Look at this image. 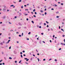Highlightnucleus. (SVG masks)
I'll list each match as a JSON object with an SVG mask.
<instances>
[{
	"instance_id": "nucleus-1",
	"label": "nucleus",
	"mask_w": 65,
	"mask_h": 65,
	"mask_svg": "<svg viewBox=\"0 0 65 65\" xmlns=\"http://www.w3.org/2000/svg\"><path fill=\"white\" fill-rule=\"evenodd\" d=\"M18 24L20 25V26H22V24H21L20 23H19Z\"/></svg>"
},
{
	"instance_id": "nucleus-2",
	"label": "nucleus",
	"mask_w": 65,
	"mask_h": 65,
	"mask_svg": "<svg viewBox=\"0 0 65 65\" xmlns=\"http://www.w3.org/2000/svg\"><path fill=\"white\" fill-rule=\"evenodd\" d=\"M54 6L55 7H57V5L55 4L54 5Z\"/></svg>"
},
{
	"instance_id": "nucleus-3",
	"label": "nucleus",
	"mask_w": 65,
	"mask_h": 65,
	"mask_svg": "<svg viewBox=\"0 0 65 65\" xmlns=\"http://www.w3.org/2000/svg\"><path fill=\"white\" fill-rule=\"evenodd\" d=\"M31 22L33 24H34V21H32Z\"/></svg>"
},
{
	"instance_id": "nucleus-4",
	"label": "nucleus",
	"mask_w": 65,
	"mask_h": 65,
	"mask_svg": "<svg viewBox=\"0 0 65 65\" xmlns=\"http://www.w3.org/2000/svg\"><path fill=\"white\" fill-rule=\"evenodd\" d=\"M33 12H35V9H34L33 10Z\"/></svg>"
},
{
	"instance_id": "nucleus-5",
	"label": "nucleus",
	"mask_w": 65,
	"mask_h": 65,
	"mask_svg": "<svg viewBox=\"0 0 65 65\" xmlns=\"http://www.w3.org/2000/svg\"><path fill=\"white\" fill-rule=\"evenodd\" d=\"M61 30H62V31H63V32H64V30H63V29H61Z\"/></svg>"
},
{
	"instance_id": "nucleus-6",
	"label": "nucleus",
	"mask_w": 65,
	"mask_h": 65,
	"mask_svg": "<svg viewBox=\"0 0 65 65\" xmlns=\"http://www.w3.org/2000/svg\"><path fill=\"white\" fill-rule=\"evenodd\" d=\"M22 2V0H20L19 1V2Z\"/></svg>"
},
{
	"instance_id": "nucleus-7",
	"label": "nucleus",
	"mask_w": 65,
	"mask_h": 65,
	"mask_svg": "<svg viewBox=\"0 0 65 65\" xmlns=\"http://www.w3.org/2000/svg\"><path fill=\"white\" fill-rule=\"evenodd\" d=\"M29 59H27L26 60V61H29Z\"/></svg>"
},
{
	"instance_id": "nucleus-8",
	"label": "nucleus",
	"mask_w": 65,
	"mask_h": 65,
	"mask_svg": "<svg viewBox=\"0 0 65 65\" xmlns=\"http://www.w3.org/2000/svg\"><path fill=\"white\" fill-rule=\"evenodd\" d=\"M40 12H43V11L42 10H41Z\"/></svg>"
},
{
	"instance_id": "nucleus-9",
	"label": "nucleus",
	"mask_w": 65,
	"mask_h": 65,
	"mask_svg": "<svg viewBox=\"0 0 65 65\" xmlns=\"http://www.w3.org/2000/svg\"><path fill=\"white\" fill-rule=\"evenodd\" d=\"M46 23H47V24H48V23H49L48 22H47V21H46Z\"/></svg>"
},
{
	"instance_id": "nucleus-10",
	"label": "nucleus",
	"mask_w": 65,
	"mask_h": 65,
	"mask_svg": "<svg viewBox=\"0 0 65 65\" xmlns=\"http://www.w3.org/2000/svg\"><path fill=\"white\" fill-rule=\"evenodd\" d=\"M61 45H63V44H63L62 43H61Z\"/></svg>"
},
{
	"instance_id": "nucleus-11",
	"label": "nucleus",
	"mask_w": 65,
	"mask_h": 65,
	"mask_svg": "<svg viewBox=\"0 0 65 65\" xmlns=\"http://www.w3.org/2000/svg\"><path fill=\"white\" fill-rule=\"evenodd\" d=\"M30 34H31V32H29L28 33V34L29 35Z\"/></svg>"
},
{
	"instance_id": "nucleus-12",
	"label": "nucleus",
	"mask_w": 65,
	"mask_h": 65,
	"mask_svg": "<svg viewBox=\"0 0 65 65\" xmlns=\"http://www.w3.org/2000/svg\"><path fill=\"white\" fill-rule=\"evenodd\" d=\"M21 57L22 58H23V55H21Z\"/></svg>"
},
{
	"instance_id": "nucleus-13",
	"label": "nucleus",
	"mask_w": 65,
	"mask_h": 65,
	"mask_svg": "<svg viewBox=\"0 0 65 65\" xmlns=\"http://www.w3.org/2000/svg\"><path fill=\"white\" fill-rule=\"evenodd\" d=\"M9 59H12V58H11V57H9Z\"/></svg>"
},
{
	"instance_id": "nucleus-14",
	"label": "nucleus",
	"mask_w": 65,
	"mask_h": 65,
	"mask_svg": "<svg viewBox=\"0 0 65 65\" xmlns=\"http://www.w3.org/2000/svg\"><path fill=\"white\" fill-rule=\"evenodd\" d=\"M35 14H37V13H36V12H35Z\"/></svg>"
},
{
	"instance_id": "nucleus-15",
	"label": "nucleus",
	"mask_w": 65,
	"mask_h": 65,
	"mask_svg": "<svg viewBox=\"0 0 65 65\" xmlns=\"http://www.w3.org/2000/svg\"><path fill=\"white\" fill-rule=\"evenodd\" d=\"M56 18H59V16H57L56 17Z\"/></svg>"
},
{
	"instance_id": "nucleus-16",
	"label": "nucleus",
	"mask_w": 65,
	"mask_h": 65,
	"mask_svg": "<svg viewBox=\"0 0 65 65\" xmlns=\"http://www.w3.org/2000/svg\"><path fill=\"white\" fill-rule=\"evenodd\" d=\"M37 60H38V62H39V58H37Z\"/></svg>"
},
{
	"instance_id": "nucleus-17",
	"label": "nucleus",
	"mask_w": 65,
	"mask_h": 65,
	"mask_svg": "<svg viewBox=\"0 0 65 65\" xmlns=\"http://www.w3.org/2000/svg\"><path fill=\"white\" fill-rule=\"evenodd\" d=\"M2 61H3V60H0V62H2Z\"/></svg>"
},
{
	"instance_id": "nucleus-18",
	"label": "nucleus",
	"mask_w": 65,
	"mask_h": 65,
	"mask_svg": "<svg viewBox=\"0 0 65 65\" xmlns=\"http://www.w3.org/2000/svg\"><path fill=\"white\" fill-rule=\"evenodd\" d=\"M1 45H3V43H1Z\"/></svg>"
},
{
	"instance_id": "nucleus-19",
	"label": "nucleus",
	"mask_w": 65,
	"mask_h": 65,
	"mask_svg": "<svg viewBox=\"0 0 65 65\" xmlns=\"http://www.w3.org/2000/svg\"><path fill=\"white\" fill-rule=\"evenodd\" d=\"M11 7L12 6H13V5H11V6H10Z\"/></svg>"
},
{
	"instance_id": "nucleus-20",
	"label": "nucleus",
	"mask_w": 65,
	"mask_h": 65,
	"mask_svg": "<svg viewBox=\"0 0 65 65\" xmlns=\"http://www.w3.org/2000/svg\"><path fill=\"white\" fill-rule=\"evenodd\" d=\"M27 40H29V39L27 38Z\"/></svg>"
},
{
	"instance_id": "nucleus-21",
	"label": "nucleus",
	"mask_w": 65,
	"mask_h": 65,
	"mask_svg": "<svg viewBox=\"0 0 65 65\" xmlns=\"http://www.w3.org/2000/svg\"><path fill=\"white\" fill-rule=\"evenodd\" d=\"M24 15H28V14H25Z\"/></svg>"
},
{
	"instance_id": "nucleus-22",
	"label": "nucleus",
	"mask_w": 65,
	"mask_h": 65,
	"mask_svg": "<svg viewBox=\"0 0 65 65\" xmlns=\"http://www.w3.org/2000/svg\"><path fill=\"white\" fill-rule=\"evenodd\" d=\"M44 25H45H45H46V23H44Z\"/></svg>"
},
{
	"instance_id": "nucleus-23",
	"label": "nucleus",
	"mask_w": 65,
	"mask_h": 65,
	"mask_svg": "<svg viewBox=\"0 0 65 65\" xmlns=\"http://www.w3.org/2000/svg\"><path fill=\"white\" fill-rule=\"evenodd\" d=\"M21 8H23V6H22L21 7Z\"/></svg>"
},
{
	"instance_id": "nucleus-24",
	"label": "nucleus",
	"mask_w": 65,
	"mask_h": 65,
	"mask_svg": "<svg viewBox=\"0 0 65 65\" xmlns=\"http://www.w3.org/2000/svg\"><path fill=\"white\" fill-rule=\"evenodd\" d=\"M61 50V48H59V51H60V50Z\"/></svg>"
},
{
	"instance_id": "nucleus-25",
	"label": "nucleus",
	"mask_w": 65,
	"mask_h": 65,
	"mask_svg": "<svg viewBox=\"0 0 65 65\" xmlns=\"http://www.w3.org/2000/svg\"><path fill=\"white\" fill-rule=\"evenodd\" d=\"M31 14H33V12H31Z\"/></svg>"
},
{
	"instance_id": "nucleus-26",
	"label": "nucleus",
	"mask_w": 65,
	"mask_h": 65,
	"mask_svg": "<svg viewBox=\"0 0 65 65\" xmlns=\"http://www.w3.org/2000/svg\"><path fill=\"white\" fill-rule=\"evenodd\" d=\"M32 55L33 56H34V57H35V55H34V54H33Z\"/></svg>"
},
{
	"instance_id": "nucleus-27",
	"label": "nucleus",
	"mask_w": 65,
	"mask_h": 65,
	"mask_svg": "<svg viewBox=\"0 0 65 65\" xmlns=\"http://www.w3.org/2000/svg\"><path fill=\"white\" fill-rule=\"evenodd\" d=\"M55 61H57V59H55Z\"/></svg>"
},
{
	"instance_id": "nucleus-28",
	"label": "nucleus",
	"mask_w": 65,
	"mask_h": 65,
	"mask_svg": "<svg viewBox=\"0 0 65 65\" xmlns=\"http://www.w3.org/2000/svg\"><path fill=\"white\" fill-rule=\"evenodd\" d=\"M61 5H63V3H61Z\"/></svg>"
},
{
	"instance_id": "nucleus-29",
	"label": "nucleus",
	"mask_w": 65,
	"mask_h": 65,
	"mask_svg": "<svg viewBox=\"0 0 65 65\" xmlns=\"http://www.w3.org/2000/svg\"><path fill=\"white\" fill-rule=\"evenodd\" d=\"M20 54H23V53L22 52H20Z\"/></svg>"
},
{
	"instance_id": "nucleus-30",
	"label": "nucleus",
	"mask_w": 65,
	"mask_h": 65,
	"mask_svg": "<svg viewBox=\"0 0 65 65\" xmlns=\"http://www.w3.org/2000/svg\"><path fill=\"white\" fill-rule=\"evenodd\" d=\"M19 37H21V35H19Z\"/></svg>"
},
{
	"instance_id": "nucleus-31",
	"label": "nucleus",
	"mask_w": 65,
	"mask_h": 65,
	"mask_svg": "<svg viewBox=\"0 0 65 65\" xmlns=\"http://www.w3.org/2000/svg\"><path fill=\"white\" fill-rule=\"evenodd\" d=\"M45 15H46V12H45Z\"/></svg>"
},
{
	"instance_id": "nucleus-32",
	"label": "nucleus",
	"mask_w": 65,
	"mask_h": 65,
	"mask_svg": "<svg viewBox=\"0 0 65 65\" xmlns=\"http://www.w3.org/2000/svg\"><path fill=\"white\" fill-rule=\"evenodd\" d=\"M53 38H54V37H55V35H53Z\"/></svg>"
},
{
	"instance_id": "nucleus-33",
	"label": "nucleus",
	"mask_w": 65,
	"mask_h": 65,
	"mask_svg": "<svg viewBox=\"0 0 65 65\" xmlns=\"http://www.w3.org/2000/svg\"><path fill=\"white\" fill-rule=\"evenodd\" d=\"M21 62V60H20L19 62V63H20Z\"/></svg>"
},
{
	"instance_id": "nucleus-34",
	"label": "nucleus",
	"mask_w": 65,
	"mask_h": 65,
	"mask_svg": "<svg viewBox=\"0 0 65 65\" xmlns=\"http://www.w3.org/2000/svg\"><path fill=\"white\" fill-rule=\"evenodd\" d=\"M50 60H52V59H50L48 61H50Z\"/></svg>"
},
{
	"instance_id": "nucleus-35",
	"label": "nucleus",
	"mask_w": 65,
	"mask_h": 65,
	"mask_svg": "<svg viewBox=\"0 0 65 65\" xmlns=\"http://www.w3.org/2000/svg\"><path fill=\"white\" fill-rule=\"evenodd\" d=\"M39 28H41V26H40Z\"/></svg>"
},
{
	"instance_id": "nucleus-36",
	"label": "nucleus",
	"mask_w": 65,
	"mask_h": 65,
	"mask_svg": "<svg viewBox=\"0 0 65 65\" xmlns=\"http://www.w3.org/2000/svg\"><path fill=\"white\" fill-rule=\"evenodd\" d=\"M34 17H35V18H36V16H35V15H34Z\"/></svg>"
},
{
	"instance_id": "nucleus-37",
	"label": "nucleus",
	"mask_w": 65,
	"mask_h": 65,
	"mask_svg": "<svg viewBox=\"0 0 65 65\" xmlns=\"http://www.w3.org/2000/svg\"><path fill=\"white\" fill-rule=\"evenodd\" d=\"M15 63H17V61H15Z\"/></svg>"
},
{
	"instance_id": "nucleus-38",
	"label": "nucleus",
	"mask_w": 65,
	"mask_h": 65,
	"mask_svg": "<svg viewBox=\"0 0 65 65\" xmlns=\"http://www.w3.org/2000/svg\"><path fill=\"white\" fill-rule=\"evenodd\" d=\"M41 34L42 35H43V33H41Z\"/></svg>"
},
{
	"instance_id": "nucleus-39",
	"label": "nucleus",
	"mask_w": 65,
	"mask_h": 65,
	"mask_svg": "<svg viewBox=\"0 0 65 65\" xmlns=\"http://www.w3.org/2000/svg\"><path fill=\"white\" fill-rule=\"evenodd\" d=\"M43 61H45V59H43Z\"/></svg>"
},
{
	"instance_id": "nucleus-40",
	"label": "nucleus",
	"mask_w": 65,
	"mask_h": 65,
	"mask_svg": "<svg viewBox=\"0 0 65 65\" xmlns=\"http://www.w3.org/2000/svg\"><path fill=\"white\" fill-rule=\"evenodd\" d=\"M51 30H52V31H53V28H51Z\"/></svg>"
},
{
	"instance_id": "nucleus-41",
	"label": "nucleus",
	"mask_w": 65,
	"mask_h": 65,
	"mask_svg": "<svg viewBox=\"0 0 65 65\" xmlns=\"http://www.w3.org/2000/svg\"><path fill=\"white\" fill-rule=\"evenodd\" d=\"M9 49H11V46L9 47Z\"/></svg>"
},
{
	"instance_id": "nucleus-42",
	"label": "nucleus",
	"mask_w": 65,
	"mask_h": 65,
	"mask_svg": "<svg viewBox=\"0 0 65 65\" xmlns=\"http://www.w3.org/2000/svg\"><path fill=\"white\" fill-rule=\"evenodd\" d=\"M22 52H23V53H25V51H23Z\"/></svg>"
},
{
	"instance_id": "nucleus-43",
	"label": "nucleus",
	"mask_w": 65,
	"mask_h": 65,
	"mask_svg": "<svg viewBox=\"0 0 65 65\" xmlns=\"http://www.w3.org/2000/svg\"><path fill=\"white\" fill-rule=\"evenodd\" d=\"M24 59L25 60H27V58H25Z\"/></svg>"
},
{
	"instance_id": "nucleus-44",
	"label": "nucleus",
	"mask_w": 65,
	"mask_h": 65,
	"mask_svg": "<svg viewBox=\"0 0 65 65\" xmlns=\"http://www.w3.org/2000/svg\"><path fill=\"white\" fill-rule=\"evenodd\" d=\"M62 36H63V37H64V36H65V35H63Z\"/></svg>"
},
{
	"instance_id": "nucleus-45",
	"label": "nucleus",
	"mask_w": 65,
	"mask_h": 65,
	"mask_svg": "<svg viewBox=\"0 0 65 65\" xmlns=\"http://www.w3.org/2000/svg\"><path fill=\"white\" fill-rule=\"evenodd\" d=\"M51 10H54V9L53 8H52L51 9Z\"/></svg>"
},
{
	"instance_id": "nucleus-46",
	"label": "nucleus",
	"mask_w": 65,
	"mask_h": 65,
	"mask_svg": "<svg viewBox=\"0 0 65 65\" xmlns=\"http://www.w3.org/2000/svg\"><path fill=\"white\" fill-rule=\"evenodd\" d=\"M47 27H48V25H47Z\"/></svg>"
},
{
	"instance_id": "nucleus-47",
	"label": "nucleus",
	"mask_w": 65,
	"mask_h": 65,
	"mask_svg": "<svg viewBox=\"0 0 65 65\" xmlns=\"http://www.w3.org/2000/svg\"><path fill=\"white\" fill-rule=\"evenodd\" d=\"M9 24H11V23H10V22H9Z\"/></svg>"
},
{
	"instance_id": "nucleus-48",
	"label": "nucleus",
	"mask_w": 65,
	"mask_h": 65,
	"mask_svg": "<svg viewBox=\"0 0 65 65\" xmlns=\"http://www.w3.org/2000/svg\"><path fill=\"white\" fill-rule=\"evenodd\" d=\"M22 36H23V33H22Z\"/></svg>"
},
{
	"instance_id": "nucleus-49",
	"label": "nucleus",
	"mask_w": 65,
	"mask_h": 65,
	"mask_svg": "<svg viewBox=\"0 0 65 65\" xmlns=\"http://www.w3.org/2000/svg\"><path fill=\"white\" fill-rule=\"evenodd\" d=\"M9 43V42L8 41V42L6 43Z\"/></svg>"
},
{
	"instance_id": "nucleus-50",
	"label": "nucleus",
	"mask_w": 65,
	"mask_h": 65,
	"mask_svg": "<svg viewBox=\"0 0 65 65\" xmlns=\"http://www.w3.org/2000/svg\"><path fill=\"white\" fill-rule=\"evenodd\" d=\"M45 11H46V9H45Z\"/></svg>"
},
{
	"instance_id": "nucleus-51",
	"label": "nucleus",
	"mask_w": 65,
	"mask_h": 65,
	"mask_svg": "<svg viewBox=\"0 0 65 65\" xmlns=\"http://www.w3.org/2000/svg\"><path fill=\"white\" fill-rule=\"evenodd\" d=\"M58 4H60V2H58Z\"/></svg>"
},
{
	"instance_id": "nucleus-52",
	"label": "nucleus",
	"mask_w": 65,
	"mask_h": 65,
	"mask_svg": "<svg viewBox=\"0 0 65 65\" xmlns=\"http://www.w3.org/2000/svg\"><path fill=\"white\" fill-rule=\"evenodd\" d=\"M36 51L37 52H38V51L36 49Z\"/></svg>"
},
{
	"instance_id": "nucleus-53",
	"label": "nucleus",
	"mask_w": 65,
	"mask_h": 65,
	"mask_svg": "<svg viewBox=\"0 0 65 65\" xmlns=\"http://www.w3.org/2000/svg\"><path fill=\"white\" fill-rule=\"evenodd\" d=\"M60 28H61V27H60V26H59V29H60Z\"/></svg>"
},
{
	"instance_id": "nucleus-54",
	"label": "nucleus",
	"mask_w": 65,
	"mask_h": 65,
	"mask_svg": "<svg viewBox=\"0 0 65 65\" xmlns=\"http://www.w3.org/2000/svg\"><path fill=\"white\" fill-rule=\"evenodd\" d=\"M26 20H27V21H28V19L27 18V19H26Z\"/></svg>"
},
{
	"instance_id": "nucleus-55",
	"label": "nucleus",
	"mask_w": 65,
	"mask_h": 65,
	"mask_svg": "<svg viewBox=\"0 0 65 65\" xmlns=\"http://www.w3.org/2000/svg\"><path fill=\"white\" fill-rule=\"evenodd\" d=\"M15 19H16V18H17V17H16V16H15Z\"/></svg>"
},
{
	"instance_id": "nucleus-56",
	"label": "nucleus",
	"mask_w": 65,
	"mask_h": 65,
	"mask_svg": "<svg viewBox=\"0 0 65 65\" xmlns=\"http://www.w3.org/2000/svg\"><path fill=\"white\" fill-rule=\"evenodd\" d=\"M2 22H1L0 23V24H2Z\"/></svg>"
},
{
	"instance_id": "nucleus-57",
	"label": "nucleus",
	"mask_w": 65,
	"mask_h": 65,
	"mask_svg": "<svg viewBox=\"0 0 65 65\" xmlns=\"http://www.w3.org/2000/svg\"><path fill=\"white\" fill-rule=\"evenodd\" d=\"M25 10H28V9H25Z\"/></svg>"
},
{
	"instance_id": "nucleus-58",
	"label": "nucleus",
	"mask_w": 65,
	"mask_h": 65,
	"mask_svg": "<svg viewBox=\"0 0 65 65\" xmlns=\"http://www.w3.org/2000/svg\"><path fill=\"white\" fill-rule=\"evenodd\" d=\"M10 41V40H8V41L9 42V41Z\"/></svg>"
},
{
	"instance_id": "nucleus-59",
	"label": "nucleus",
	"mask_w": 65,
	"mask_h": 65,
	"mask_svg": "<svg viewBox=\"0 0 65 65\" xmlns=\"http://www.w3.org/2000/svg\"><path fill=\"white\" fill-rule=\"evenodd\" d=\"M24 6L25 7H26V6H27V5H24Z\"/></svg>"
},
{
	"instance_id": "nucleus-60",
	"label": "nucleus",
	"mask_w": 65,
	"mask_h": 65,
	"mask_svg": "<svg viewBox=\"0 0 65 65\" xmlns=\"http://www.w3.org/2000/svg\"><path fill=\"white\" fill-rule=\"evenodd\" d=\"M2 54H4V53H3V52H2Z\"/></svg>"
},
{
	"instance_id": "nucleus-61",
	"label": "nucleus",
	"mask_w": 65,
	"mask_h": 65,
	"mask_svg": "<svg viewBox=\"0 0 65 65\" xmlns=\"http://www.w3.org/2000/svg\"><path fill=\"white\" fill-rule=\"evenodd\" d=\"M50 42H52V41H51V40H50Z\"/></svg>"
},
{
	"instance_id": "nucleus-62",
	"label": "nucleus",
	"mask_w": 65,
	"mask_h": 65,
	"mask_svg": "<svg viewBox=\"0 0 65 65\" xmlns=\"http://www.w3.org/2000/svg\"><path fill=\"white\" fill-rule=\"evenodd\" d=\"M23 55L24 56H26V55H25V54H24Z\"/></svg>"
},
{
	"instance_id": "nucleus-63",
	"label": "nucleus",
	"mask_w": 65,
	"mask_h": 65,
	"mask_svg": "<svg viewBox=\"0 0 65 65\" xmlns=\"http://www.w3.org/2000/svg\"><path fill=\"white\" fill-rule=\"evenodd\" d=\"M9 39H10V38H11L10 37H9Z\"/></svg>"
},
{
	"instance_id": "nucleus-64",
	"label": "nucleus",
	"mask_w": 65,
	"mask_h": 65,
	"mask_svg": "<svg viewBox=\"0 0 65 65\" xmlns=\"http://www.w3.org/2000/svg\"><path fill=\"white\" fill-rule=\"evenodd\" d=\"M37 35H36L35 36V37H37Z\"/></svg>"
}]
</instances>
